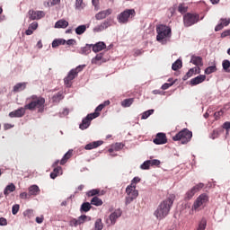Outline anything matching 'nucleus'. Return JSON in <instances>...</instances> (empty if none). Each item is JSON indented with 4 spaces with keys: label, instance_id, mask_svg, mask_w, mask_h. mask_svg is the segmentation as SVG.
Segmentation results:
<instances>
[{
    "label": "nucleus",
    "instance_id": "f257e3e1",
    "mask_svg": "<svg viewBox=\"0 0 230 230\" xmlns=\"http://www.w3.org/2000/svg\"><path fill=\"white\" fill-rule=\"evenodd\" d=\"M46 100L42 96L31 95L26 98V104H24V109L30 111H35L36 110L42 113L45 110Z\"/></svg>",
    "mask_w": 230,
    "mask_h": 230
},
{
    "label": "nucleus",
    "instance_id": "f03ea898",
    "mask_svg": "<svg viewBox=\"0 0 230 230\" xmlns=\"http://www.w3.org/2000/svg\"><path fill=\"white\" fill-rule=\"evenodd\" d=\"M174 199V195H169L167 199L161 201V204L158 205V208H156L155 211V217L156 219L164 220L170 214L172 206H173Z\"/></svg>",
    "mask_w": 230,
    "mask_h": 230
},
{
    "label": "nucleus",
    "instance_id": "7ed1b4c3",
    "mask_svg": "<svg viewBox=\"0 0 230 230\" xmlns=\"http://www.w3.org/2000/svg\"><path fill=\"white\" fill-rule=\"evenodd\" d=\"M172 141H181V144H188L192 139V132L187 128L181 129L174 137H172Z\"/></svg>",
    "mask_w": 230,
    "mask_h": 230
},
{
    "label": "nucleus",
    "instance_id": "20e7f679",
    "mask_svg": "<svg viewBox=\"0 0 230 230\" xmlns=\"http://www.w3.org/2000/svg\"><path fill=\"white\" fill-rule=\"evenodd\" d=\"M172 30L169 26L160 24L156 26V41L162 42L164 40L170 38Z\"/></svg>",
    "mask_w": 230,
    "mask_h": 230
},
{
    "label": "nucleus",
    "instance_id": "39448f33",
    "mask_svg": "<svg viewBox=\"0 0 230 230\" xmlns=\"http://www.w3.org/2000/svg\"><path fill=\"white\" fill-rule=\"evenodd\" d=\"M84 65H79L77 67L73 68L71 71L68 72V75H66V77H65V85L66 88H70L72 85V81L75 79L78 76V73L82 72L84 70Z\"/></svg>",
    "mask_w": 230,
    "mask_h": 230
},
{
    "label": "nucleus",
    "instance_id": "423d86ee",
    "mask_svg": "<svg viewBox=\"0 0 230 230\" xmlns=\"http://www.w3.org/2000/svg\"><path fill=\"white\" fill-rule=\"evenodd\" d=\"M84 65H79L77 67L73 68L71 71L68 72V75H66V77H65V85L66 88H70L72 85V81L75 79L78 76V73L82 72L84 70Z\"/></svg>",
    "mask_w": 230,
    "mask_h": 230
},
{
    "label": "nucleus",
    "instance_id": "0eeeda50",
    "mask_svg": "<svg viewBox=\"0 0 230 230\" xmlns=\"http://www.w3.org/2000/svg\"><path fill=\"white\" fill-rule=\"evenodd\" d=\"M136 16L135 9H127L118 14L117 20L119 23H128Z\"/></svg>",
    "mask_w": 230,
    "mask_h": 230
},
{
    "label": "nucleus",
    "instance_id": "6e6552de",
    "mask_svg": "<svg viewBox=\"0 0 230 230\" xmlns=\"http://www.w3.org/2000/svg\"><path fill=\"white\" fill-rule=\"evenodd\" d=\"M126 194V205H129L138 197V190H136V185H128Z\"/></svg>",
    "mask_w": 230,
    "mask_h": 230
},
{
    "label": "nucleus",
    "instance_id": "1a4fd4ad",
    "mask_svg": "<svg viewBox=\"0 0 230 230\" xmlns=\"http://www.w3.org/2000/svg\"><path fill=\"white\" fill-rule=\"evenodd\" d=\"M199 22V14L187 13L183 16V24L186 28H190Z\"/></svg>",
    "mask_w": 230,
    "mask_h": 230
},
{
    "label": "nucleus",
    "instance_id": "9d476101",
    "mask_svg": "<svg viewBox=\"0 0 230 230\" xmlns=\"http://www.w3.org/2000/svg\"><path fill=\"white\" fill-rule=\"evenodd\" d=\"M97 116H98L97 113L88 114L87 117L83 119L81 125H79V129L86 130L90 127L91 121H93L94 119H96Z\"/></svg>",
    "mask_w": 230,
    "mask_h": 230
},
{
    "label": "nucleus",
    "instance_id": "9b49d317",
    "mask_svg": "<svg viewBox=\"0 0 230 230\" xmlns=\"http://www.w3.org/2000/svg\"><path fill=\"white\" fill-rule=\"evenodd\" d=\"M208 202V196L206 194H201L197 198L196 201L193 204V210L197 211L200 207Z\"/></svg>",
    "mask_w": 230,
    "mask_h": 230
},
{
    "label": "nucleus",
    "instance_id": "f8f14e48",
    "mask_svg": "<svg viewBox=\"0 0 230 230\" xmlns=\"http://www.w3.org/2000/svg\"><path fill=\"white\" fill-rule=\"evenodd\" d=\"M60 163V160H57L55 163H53L52 167L53 172H50V179L55 180L56 178H58V176H60L62 174V167L58 166Z\"/></svg>",
    "mask_w": 230,
    "mask_h": 230
},
{
    "label": "nucleus",
    "instance_id": "ddd939ff",
    "mask_svg": "<svg viewBox=\"0 0 230 230\" xmlns=\"http://www.w3.org/2000/svg\"><path fill=\"white\" fill-rule=\"evenodd\" d=\"M29 19L30 21H39L45 17V12L42 11H35V10H29Z\"/></svg>",
    "mask_w": 230,
    "mask_h": 230
},
{
    "label": "nucleus",
    "instance_id": "4468645a",
    "mask_svg": "<svg viewBox=\"0 0 230 230\" xmlns=\"http://www.w3.org/2000/svg\"><path fill=\"white\" fill-rule=\"evenodd\" d=\"M153 143L158 146L167 144L166 134L159 132L158 134H156L155 138L153 139Z\"/></svg>",
    "mask_w": 230,
    "mask_h": 230
},
{
    "label": "nucleus",
    "instance_id": "2eb2a0df",
    "mask_svg": "<svg viewBox=\"0 0 230 230\" xmlns=\"http://www.w3.org/2000/svg\"><path fill=\"white\" fill-rule=\"evenodd\" d=\"M27 110L25 109V107H21L20 109L14 111H11L8 116H10V118H22L23 116H25V111Z\"/></svg>",
    "mask_w": 230,
    "mask_h": 230
},
{
    "label": "nucleus",
    "instance_id": "dca6fc26",
    "mask_svg": "<svg viewBox=\"0 0 230 230\" xmlns=\"http://www.w3.org/2000/svg\"><path fill=\"white\" fill-rule=\"evenodd\" d=\"M112 13V9L103 10L95 14V20L102 21L106 19L107 16H110Z\"/></svg>",
    "mask_w": 230,
    "mask_h": 230
},
{
    "label": "nucleus",
    "instance_id": "f3484780",
    "mask_svg": "<svg viewBox=\"0 0 230 230\" xmlns=\"http://www.w3.org/2000/svg\"><path fill=\"white\" fill-rule=\"evenodd\" d=\"M111 26V22L109 21H104L103 22H102L100 25L95 26V28L93 29L94 32H101L105 31L107 28H109Z\"/></svg>",
    "mask_w": 230,
    "mask_h": 230
},
{
    "label": "nucleus",
    "instance_id": "a211bd4d",
    "mask_svg": "<svg viewBox=\"0 0 230 230\" xmlns=\"http://www.w3.org/2000/svg\"><path fill=\"white\" fill-rule=\"evenodd\" d=\"M204 81H206V75H199L197 77H194L190 80V85H199V84H202Z\"/></svg>",
    "mask_w": 230,
    "mask_h": 230
},
{
    "label": "nucleus",
    "instance_id": "6ab92c4d",
    "mask_svg": "<svg viewBox=\"0 0 230 230\" xmlns=\"http://www.w3.org/2000/svg\"><path fill=\"white\" fill-rule=\"evenodd\" d=\"M195 73L199 74L200 73V68L199 67H192L190 68L187 74H185L183 77V81H187L190 79Z\"/></svg>",
    "mask_w": 230,
    "mask_h": 230
},
{
    "label": "nucleus",
    "instance_id": "aec40b11",
    "mask_svg": "<svg viewBox=\"0 0 230 230\" xmlns=\"http://www.w3.org/2000/svg\"><path fill=\"white\" fill-rule=\"evenodd\" d=\"M103 142L102 141H95L92 142L90 144L85 145L84 149L85 150H93L95 148H98L99 146H102Z\"/></svg>",
    "mask_w": 230,
    "mask_h": 230
},
{
    "label": "nucleus",
    "instance_id": "412c9836",
    "mask_svg": "<svg viewBox=\"0 0 230 230\" xmlns=\"http://www.w3.org/2000/svg\"><path fill=\"white\" fill-rule=\"evenodd\" d=\"M104 49H106V44L105 42H97L93 47L92 48L93 51L94 53L102 51Z\"/></svg>",
    "mask_w": 230,
    "mask_h": 230
},
{
    "label": "nucleus",
    "instance_id": "4be33fe9",
    "mask_svg": "<svg viewBox=\"0 0 230 230\" xmlns=\"http://www.w3.org/2000/svg\"><path fill=\"white\" fill-rule=\"evenodd\" d=\"M190 63L195 65L196 66H202V58L199 56H191Z\"/></svg>",
    "mask_w": 230,
    "mask_h": 230
},
{
    "label": "nucleus",
    "instance_id": "5701e85b",
    "mask_svg": "<svg viewBox=\"0 0 230 230\" xmlns=\"http://www.w3.org/2000/svg\"><path fill=\"white\" fill-rule=\"evenodd\" d=\"M121 217V211L116 210L113 213L111 214L110 216V220L111 225H115L116 220Z\"/></svg>",
    "mask_w": 230,
    "mask_h": 230
},
{
    "label": "nucleus",
    "instance_id": "b1692460",
    "mask_svg": "<svg viewBox=\"0 0 230 230\" xmlns=\"http://www.w3.org/2000/svg\"><path fill=\"white\" fill-rule=\"evenodd\" d=\"M73 153H74V150H72V149L68 150V152H66V155H63V158H62L61 162H59V164L61 165L66 164V163H67V161L70 160V158L72 157Z\"/></svg>",
    "mask_w": 230,
    "mask_h": 230
},
{
    "label": "nucleus",
    "instance_id": "393cba45",
    "mask_svg": "<svg viewBox=\"0 0 230 230\" xmlns=\"http://www.w3.org/2000/svg\"><path fill=\"white\" fill-rule=\"evenodd\" d=\"M68 26V22L65 19H61L55 23V28L57 29H66Z\"/></svg>",
    "mask_w": 230,
    "mask_h": 230
},
{
    "label": "nucleus",
    "instance_id": "a878e982",
    "mask_svg": "<svg viewBox=\"0 0 230 230\" xmlns=\"http://www.w3.org/2000/svg\"><path fill=\"white\" fill-rule=\"evenodd\" d=\"M16 190V186L13 183H11L10 185L5 186L4 190V195L7 197L10 195L11 192H14Z\"/></svg>",
    "mask_w": 230,
    "mask_h": 230
},
{
    "label": "nucleus",
    "instance_id": "bb28decb",
    "mask_svg": "<svg viewBox=\"0 0 230 230\" xmlns=\"http://www.w3.org/2000/svg\"><path fill=\"white\" fill-rule=\"evenodd\" d=\"M91 208H93V207L91 206L90 202H84L81 205V208H79V211L81 213H87V212L91 211Z\"/></svg>",
    "mask_w": 230,
    "mask_h": 230
},
{
    "label": "nucleus",
    "instance_id": "cd10ccee",
    "mask_svg": "<svg viewBox=\"0 0 230 230\" xmlns=\"http://www.w3.org/2000/svg\"><path fill=\"white\" fill-rule=\"evenodd\" d=\"M66 44V40L64 39H56L52 41V48L58 49V46H64Z\"/></svg>",
    "mask_w": 230,
    "mask_h": 230
},
{
    "label": "nucleus",
    "instance_id": "c85d7f7f",
    "mask_svg": "<svg viewBox=\"0 0 230 230\" xmlns=\"http://www.w3.org/2000/svg\"><path fill=\"white\" fill-rule=\"evenodd\" d=\"M27 83H18L13 86V92L19 93L26 89Z\"/></svg>",
    "mask_w": 230,
    "mask_h": 230
},
{
    "label": "nucleus",
    "instance_id": "c756f323",
    "mask_svg": "<svg viewBox=\"0 0 230 230\" xmlns=\"http://www.w3.org/2000/svg\"><path fill=\"white\" fill-rule=\"evenodd\" d=\"M79 224L84 225L86 222H90L92 220V217L90 216L82 215L79 216L78 218H75Z\"/></svg>",
    "mask_w": 230,
    "mask_h": 230
},
{
    "label": "nucleus",
    "instance_id": "7c9ffc66",
    "mask_svg": "<svg viewBox=\"0 0 230 230\" xmlns=\"http://www.w3.org/2000/svg\"><path fill=\"white\" fill-rule=\"evenodd\" d=\"M40 194V188L37 185H32L29 188L30 196H37Z\"/></svg>",
    "mask_w": 230,
    "mask_h": 230
},
{
    "label": "nucleus",
    "instance_id": "2f4dec72",
    "mask_svg": "<svg viewBox=\"0 0 230 230\" xmlns=\"http://www.w3.org/2000/svg\"><path fill=\"white\" fill-rule=\"evenodd\" d=\"M223 132V129L222 128H217V129H214L212 133H210V139H217L218 138L219 135H221V133Z\"/></svg>",
    "mask_w": 230,
    "mask_h": 230
},
{
    "label": "nucleus",
    "instance_id": "473e14b6",
    "mask_svg": "<svg viewBox=\"0 0 230 230\" xmlns=\"http://www.w3.org/2000/svg\"><path fill=\"white\" fill-rule=\"evenodd\" d=\"M91 205H93L95 207H100V206H102L103 204V201L102 199H101L100 198L98 197H93L92 199H91Z\"/></svg>",
    "mask_w": 230,
    "mask_h": 230
},
{
    "label": "nucleus",
    "instance_id": "72a5a7b5",
    "mask_svg": "<svg viewBox=\"0 0 230 230\" xmlns=\"http://www.w3.org/2000/svg\"><path fill=\"white\" fill-rule=\"evenodd\" d=\"M103 55L102 54H97V56L94 57V58H92V64L93 65H101V61H102Z\"/></svg>",
    "mask_w": 230,
    "mask_h": 230
},
{
    "label": "nucleus",
    "instance_id": "f704fd0d",
    "mask_svg": "<svg viewBox=\"0 0 230 230\" xmlns=\"http://www.w3.org/2000/svg\"><path fill=\"white\" fill-rule=\"evenodd\" d=\"M133 102H135L134 98L126 99V100H123V102H121V105L124 108H128V107H131V105L133 104Z\"/></svg>",
    "mask_w": 230,
    "mask_h": 230
},
{
    "label": "nucleus",
    "instance_id": "c9c22d12",
    "mask_svg": "<svg viewBox=\"0 0 230 230\" xmlns=\"http://www.w3.org/2000/svg\"><path fill=\"white\" fill-rule=\"evenodd\" d=\"M182 68V61L178 59L177 61H175L174 63H172V71H177L178 69Z\"/></svg>",
    "mask_w": 230,
    "mask_h": 230
},
{
    "label": "nucleus",
    "instance_id": "e433bc0d",
    "mask_svg": "<svg viewBox=\"0 0 230 230\" xmlns=\"http://www.w3.org/2000/svg\"><path fill=\"white\" fill-rule=\"evenodd\" d=\"M207 226V220L205 217L201 218L199 224L198 225L197 230H205Z\"/></svg>",
    "mask_w": 230,
    "mask_h": 230
},
{
    "label": "nucleus",
    "instance_id": "4c0bfd02",
    "mask_svg": "<svg viewBox=\"0 0 230 230\" xmlns=\"http://www.w3.org/2000/svg\"><path fill=\"white\" fill-rule=\"evenodd\" d=\"M61 3V0H47L46 4L47 7H53L57 4H59Z\"/></svg>",
    "mask_w": 230,
    "mask_h": 230
},
{
    "label": "nucleus",
    "instance_id": "58836bf2",
    "mask_svg": "<svg viewBox=\"0 0 230 230\" xmlns=\"http://www.w3.org/2000/svg\"><path fill=\"white\" fill-rule=\"evenodd\" d=\"M178 12L181 14L186 13L188 12V6L186 4H180V5H178Z\"/></svg>",
    "mask_w": 230,
    "mask_h": 230
},
{
    "label": "nucleus",
    "instance_id": "ea45409f",
    "mask_svg": "<svg viewBox=\"0 0 230 230\" xmlns=\"http://www.w3.org/2000/svg\"><path fill=\"white\" fill-rule=\"evenodd\" d=\"M86 31V25H81L78 26L77 29H75V34L82 35Z\"/></svg>",
    "mask_w": 230,
    "mask_h": 230
},
{
    "label": "nucleus",
    "instance_id": "a19ab883",
    "mask_svg": "<svg viewBox=\"0 0 230 230\" xmlns=\"http://www.w3.org/2000/svg\"><path fill=\"white\" fill-rule=\"evenodd\" d=\"M102 228H103L102 220H101L100 218L95 220L94 230H102Z\"/></svg>",
    "mask_w": 230,
    "mask_h": 230
},
{
    "label": "nucleus",
    "instance_id": "79ce46f5",
    "mask_svg": "<svg viewBox=\"0 0 230 230\" xmlns=\"http://www.w3.org/2000/svg\"><path fill=\"white\" fill-rule=\"evenodd\" d=\"M154 112H155V110H148V111H145V112H143L142 113V119H147V118L149 117V116H152V114H154Z\"/></svg>",
    "mask_w": 230,
    "mask_h": 230
},
{
    "label": "nucleus",
    "instance_id": "37998d69",
    "mask_svg": "<svg viewBox=\"0 0 230 230\" xmlns=\"http://www.w3.org/2000/svg\"><path fill=\"white\" fill-rule=\"evenodd\" d=\"M217 71V67L216 66H211L206 68V70L204 71V73L206 75H211L213 73H215Z\"/></svg>",
    "mask_w": 230,
    "mask_h": 230
},
{
    "label": "nucleus",
    "instance_id": "c03bdc74",
    "mask_svg": "<svg viewBox=\"0 0 230 230\" xmlns=\"http://www.w3.org/2000/svg\"><path fill=\"white\" fill-rule=\"evenodd\" d=\"M23 217L31 219L33 217V210L31 208L27 209L23 212Z\"/></svg>",
    "mask_w": 230,
    "mask_h": 230
},
{
    "label": "nucleus",
    "instance_id": "a18cd8bd",
    "mask_svg": "<svg viewBox=\"0 0 230 230\" xmlns=\"http://www.w3.org/2000/svg\"><path fill=\"white\" fill-rule=\"evenodd\" d=\"M82 55H87L91 53V47L85 46L81 48V50L79 51Z\"/></svg>",
    "mask_w": 230,
    "mask_h": 230
},
{
    "label": "nucleus",
    "instance_id": "49530a36",
    "mask_svg": "<svg viewBox=\"0 0 230 230\" xmlns=\"http://www.w3.org/2000/svg\"><path fill=\"white\" fill-rule=\"evenodd\" d=\"M123 147H125V145L122 143H116L113 146H111V148H113L116 151L122 150Z\"/></svg>",
    "mask_w": 230,
    "mask_h": 230
},
{
    "label": "nucleus",
    "instance_id": "de8ad7c7",
    "mask_svg": "<svg viewBox=\"0 0 230 230\" xmlns=\"http://www.w3.org/2000/svg\"><path fill=\"white\" fill-rule=\"evenodd\" d=\"M82 224H80L76 218H72L71 220H69V226L70 227H77L78 226H81Z\"/></svg>",
    "mask_w": 230,
    "mask_h": 230
},
{
    "label": "nucleus",
    "instance_id": "09e8293b",
    "mask_svg": "<svg viewBox=\"0 0 230 230\" xmlns=\"http://www.w3.org/2000/svg\"><path fill=\"white\" fill-rule=\"evenodd\" d=\"M203 188H204L203 183H198L196 186H194L190 190H193V191H196V192H199V190H201Z\"/></svg>",
    "mask_w": 230,
    "mask_h": 230
},
{
    "label": "nucleus",
    "instance_id": "8fccbe9b",
    "mask_svg": "<svg viewBox=\"0 0 230 230\" xmlns=\"http://www.w3.org/2000/svg\"><path fill=\"white\" fill-rule=\"evenodd\" d=\"M105 108L104 105H98L97 108H95L94 113L91 114H97V118L100 116V112L102 111V110Z\"/></svg>",
    "mask_w": 230,
    "mask_h": 230
},
{
    "label": "nucleus",
    "instance_id": "3c124183",
    "mask_svg": "<svg viewBox=\"0 0 230 230\" xmlns=\"http://www.w3.org/2000/svg\"><path fill=\"white\" fill-rule=\"evenodd\" d=\"M98 194H100V190H98L97 189L92 190L87 192V196L88 197H94V196H96Z\"/></svg>",
    "mask_w": 230,
    "mask_h": 230
},
{
    "label": "nucleus",
    "instance_id": "603ef678",
    "mask_svg": "<svg viewBox=\"0 0 230 230\" xmlns=\"http://www.w3.org/2000/svg\"><path fill=\"white\" fill-rule=\"evenodd\" d=\"M63 99H64V96L62 95L61 93H58L56 95H53V101L55 102H60Z\"/></svg>",
    "mask_w": 230,
    "mask_h": 230
},
{
    "label": "nucleus",
    "instance_id": "864d4df0",
    "mask_svg": "<svg viewBox=\"0 0 230 230\" xmlns=\"http://www.w3.org/2000/svg\"><path fill=\"white\" fill-rule=\"evenodd\" d=\"M19 209H20L19 204L13 205V207H12V215H16L17 213H19Z\"/></svg>",
    "mask_w": 230,
    "mask_h": 230
},
{
    "label": "nucleus",
    "instance_id": "5fc2aeb1",
    "mask_svg": "<svg viewBox=\"0 0 230 230\" xmlns=\"http://www.w3.org/2000/svg\"><path fill=\"white\" fill-rule=\"evenodd\" d=\"M146 163H149L152 166H158L161 164V162L159 160H146Z\"/></svg>",
    "mask_w": 230,
    "mask_h": 230
},
{
    "label": "nucleus",
    "instance_id": "6e6d98bb",
    "mask_svg": "<svg viewBox=\"0 0 230 230\" xmlns=\"http://www.w3.org/2000/svg\"><path fill=\"white\" fill-rule=\"evenodd\" d=\"M83 3L84 0H75V9L81 10L82 8H84V6L82 5Z\"/></svg>",
    "mask_w": 230,
    "mask_h": 230
},
{
    "label": "nucleus",
    "instance_id": "4d7b16f0",
    "mask_svg": "<svg viewBox=\"0 0 230 230\" xmlns=\"http://www.w3.org/2000/svg\"><path fill=\"white\" fill-rule=\"evenodd\" d=\"M198 191H196V190H188V192H187V194H186V196H187V199H191L192 198H193V196L194 195H196V193H197Z\"/></svg>",
    "mask_w": 230,
    "mask_h": 230
},
{
    "label": "nucleus",
    "instance_id": "13d9d810",
    "mask_svg": "<svg viewBox=\"0 0 230 230\" xmlns=\"http://www.w3.org/2000/svg\"><path fill=\"white\" fill-rule=\"evenodd\" d=\"M150 166H152L151 164L146 161L145 163L142 164V165H140V169L148 170Z\"/></svg>",
    "mask_w": 230,
    "mask_h": 230
},
{
    "label": "nucleus",
    "instance_id": "bf43d9fd",
    "mask_svg": "<svg viewBox=\"0 0 230 230\" xmlns=\"http://www.w3.org/2000/svg\"><path fill=\"white\" fill-rule=\"evenodd\" d=\"M222 66H223L224 70L229 69L230 68V61L224 60L223 63H222Z\"/></svg>",
    "mask_w": 230,
    "mask_h": 230
},
{
    "label": "nucleus",
    "instance_id": "052dcab7",
    "mask_svg": "<svg viewBox=\"0 0 230 230\" xmlns=\"http://www.w3.org/2000/svg\"><path fill=\"white\" fill-rule=\"evenodd\" d=\"M173 84H174V82H172V84H167V83L163 84L161 89H162L163 91H166V90H168V88H170V87H171L172 85H173Z\"/></svg>",
    "mask_w": 230,
    "mask_h": 230
},
{
    "label": "nucleus",
    "instance_id": "680f3d73",
    "mask_svg": "<svg viewBox=\"0 0 230 230\" xmlns=\"http://www.w3.org/2000/svg\"><path fill=\"white\" fill-rule=\"evenodd\" d=\"M230 23V20L229 19H220V23L222 24V26H226L227 27Z\"/></svg>",
    "mask_w": 230,
    "mask_h": 230
},
{
    "label": "nucleus",
    "instance_id": "e2e57ef3",
    "mask_svg": "<svg viewBox=\"0 0 230 230\" xmlns=\"http://www.w3.org/2000/svg\"><path fill=\"white\" fill-rule=\"evenodd\" d=\"M39 27V23H37V22H33L32 23L30 24L29 26V30H37V28Z\"/></svg>",
    "mask_w": 230,
    "mask_h": 230
},
{
    "label": "nucleus",
    "instance_id": "0e129e2a",
    "mask_svg": "<svg viewBox=\"0 0 230 230\" xmlns=\"http://www.w3.org/2000/svg\"><path fill=\"white\" fill-rule=\"evenodd\" d=\"M30 197H31V195H30V193L27 192H22L20 194V199H30Z\"/></svg>",
    "mask_w": 230,
    "mask_h": 230
},
{
    "label": "nucleus",
    "instance_id": "69168bd1",
    "mask_svg": "<svg viewBox=\"0 0 230 230\" xmlns=\"http://www.w3.org/2000/svg\"><path fill=\"white\" fill-rule=\"evenodd\" d=\"M7 226V220L4 217H0V226Z\"/></svg>",
    "mask_w": 230,
    "mask_h": 230
},
{
    "label": "nucleus",
    "instance_id": "338daca9",
    "mask_svg": "<svg viewBox=\"0 0 230 230\" xmlns=\"http://www.w3.org/2000/svg\"><path fill=\"white\" fill-rule=\"evenodd\" d=\"M228 36H230V29H229V30H226V31H224L222 32V34L220 35V37H222V39H223V38H226V37H228Z\"/></svg>",
    "mask_w": 230,
    "mask_h": 230
},
{
    "label": "nucleus",
    "instance_id": "774afa93",
    "mask_svg": "<svg viewBox=\"0 0 230 230\" xmlns=\"http://www.w3.org/2000/svg\"><path fill=\"white\" fill-rule=\"evenodd\" d=\"M139 181H141V179L139 177H135V179L132 180V183L130 185H135L137 184Z\"/></svg>",
    "mask_w": 230,
    "mask_h": 230
}]
</instances>
